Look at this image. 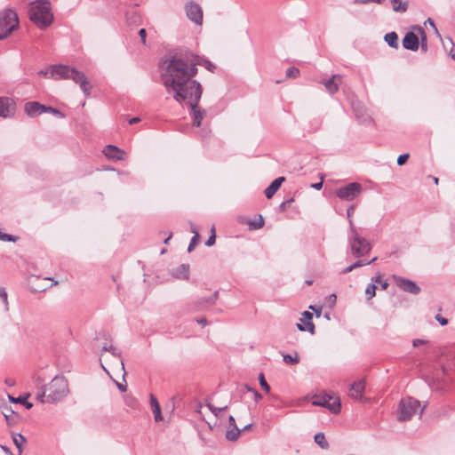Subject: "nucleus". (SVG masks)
I'll return each instance as SVG.
<instances>
[{
  "label": "nucleus",
  "instance_id": "f257e3e1",
  "mask_svg": "<svg viewBox=\"0 0 455 455\" xmlns=\"http://www.w3.org/2000/svg\"><path fill=\"white\" fill-rule=\"evenodd\" d=\"M165 64L160 77L167 93L172 94L173 99L180 104H188L191 109L193 125L199 127L206 111L198 107L203 89L201 84L193 79L197 69L194 63H188L180 58H174Z\"/></svg>",
  "mask_w": 455,
  "mask_h": 455
},
{
  "label": "nucleus",
  "instance_id": "f03ea898",
  "mask_svg": "<svg viewBox=\"0 0 455 455\" xmlns=\"http://www.w3.org/2000/svg\"><path fill=\"white\" fill-rule=\"evenodd\" d=\"M50 77L54 79H71L78 84L85 96L91 94V85L85 75L69 66L52 65L50 66Z\"/></svg>",
  "mask_w": 455,
  "mask_h": 455
},
{
  "label": "nucleus",
  "instance_id": "7ed1b4c3",
  "mask_svg": "<svg viewBox=\"0 0 455 455\" xmlns=\"http://www.w3.org/2000/svg\"><path fill=\"white\" fill-rule=\"evenodd\" d=\"M29 20L41 30L49 28L54 20L49 0H36L30 4Z\"/></svg>",
  "mask_w": 455,
  "mask_h": 455
},
{
  "label": "nucleus",
  "instance_id": "20e7f679",
  "mask_svg": "<svg viewBox=\"0 0 455 455\" xmlns=\"http://www.w3.org/2000/svg\"><path fill=\"white\" fill-rule=\"evenodd\" d=\"M48 391L46 399H42V403H54L61 401L68 393V381L64 377H54L46 386Z\"/></svg>",
  "mask_w": 455,
  "mask_h": 455
},
{
  "label": "nucleus",
  "instance_id": "39448f33",
  "mask_svg": "<svg viewBox=\"0 0 455 455\" xmlns=\"http://www.w3.org/2000/svg\"><path fill=\"white\" fill-rule=\"evenodd\" d=\"M425 406L421 407L420 402L411 396L402 398L398 405V420L406 421L416 413L422 415Z\"/></svg>",
  "mask_w": 455,
  "mask_h": 455
},
{
  "label": "nucleus",
  "instance_id": "423d86ee",
  "mask_svg": "<svg viewBox=\"0 0 455 455\" xmlns=\"http://www.w3.org/2000/svg\"><path fill=\"white\" fill-rule=\"evenodd\" d=\"M19 27L17 12L12 9H6L0 12V40L7 37Z\"/></svg>",
  "mask_w": 455,
  "mask_h": 455
},
{
  "label": "nucleus",
  "instance_id": "0eeeda50",
  "mask_svg": "<svg viewBox=\"0 0 455 455\" xmlns=\"http://www.w3.org/2000/svg\"><path fill=\"white\" fill-rule=\"evenodd\" d=\"M348 245L352 255L355 258H362L367 255L371 250V243L363 237H361L357 230L350 232L348 236Z\"/></svg>",
  "mask_w": 455,
  "mask_h": 455
},
{
  "label": "nucleus",
  "instance_id": "6e6552de",
  "mask_svg": "<svg viewBox=\"0 0 455 455\" xmlns=\"http://www.w3.org/2000/svg\"><path fill=\"white\" fill-rule=\"evenodd\" d=\"M174 58L182 59L183 60H186L188 63H194L195 68L196 69H197V68H196L197 65L204 66L209 71H213V69L215 68V65L213 63H212L208 60L201 59L199 56L175 53L173 55H170V56L163 59L160 61L159 66L161 68V74L164 72V66L166 65L165 62H167Z\"/></svg>",
  "mask_w": 455,
  "mask_h": 455
},
{
  "label": "nucleus",
  "instance_id": "1a4fd4ad",
  "mask_svg": "<svg viewBox=\"0 0 455 455\" xmlns=\"http://www.w3.org/2000/svg\"><path fill=\"white\" fill-rule=\"evenodd\" d=\"M312 404L327 408L331 412L338 414L340 411V400L338 396L333 397L331 395H315Z\"/></svg>",
  "mask_w": 455,
  "mask_h": 455
},
{
  "label": "nucleus",
  "instance_id": "9d476101",
  "mask_svg": "<svg viewBox=\"0 0 455 455\" xmlns=\"http://www.w3.org/2000/svg\"><path fill=\"white\" fill-rule=\"evenodd\" d=\"M363 191V187L358 182H351L336 190V196L345 201H352L356 198Z\"/></svg>",
  "mask_w": 455,
  "mask_h": 455
},
{
  "label": "nucleus",
  "instance_id": "9b49d317",
  "mask_svg": "<svg viewBox=\"0 0 455 455\" xmlns=\"http://www.w3.org/2000/svg\"><path fill=\"white\" fill-rule=\"evenodd\" d=\"M218 297H219V291H216L210 297L200 298L189 306L190 307L189 310L192 312L201 311V310H204L211 306H213L216 303Z\"/></svg>",
  "mask_w": 455,
  "mask_h": 455
},
{
  "label": "nucleus",
  "instance_id": "f8f14e48",
  "mask_svg": "<svg viewBox=\"0 0 455 455\" xmlns=\"http://www.w3.org/2000/svg\"><path fill=\"white\" fill-rule=\"evenodd\" d=\"M187 17L194 23L200 25L203 22V10L201 6L194 2L187 3L185 5Z\"/></svg>",
  "mask_w": 455,
  "mask_h": 455
},
{
  "label": "nucleus",
  "instance_id": "ddd939ff",
  "mask_svg": "<svg viewBox=\"0 0 455 455\" xmlns=\"http://www.w3.org/2000/svg\"><path fill=\"white\" fill-rule=\"evenodd\" d=\"M394 281L401 290L406 292L416 295L420 291V288L411 280L394 275Z\"/></svg>",
  "mask_w": 455,
  "mask_h": 455
},
{
  "label": "nucleus",
  "instance_id": "4468645a",
  "mask_svg": "<svg viewBox=\"0 0 455 455\" xmlns=\"http://www.w3.org/2000/svg\"><path fill=\"white\" fill-rule=\"evenodd\" d=\"M15 102L8 97H0V117L9 118L14 116Z\"/></svg>",
  "mask_w": 455,
  "mask_h": 455
},
{
  "label": "nucleus",
  "instance_id": "2eb2a0df",
  "mask_svg": "<svg viewBox=\"0 0 455 455\" xmlns=\"http://www.w3.org/2000/svg\"><path fill=\"white\" fill-rule=\"evenodd\" d=\"M403 47L410 51H417L419 46V39L413 32H407L402 41Z\"/></svg>",
  "mask_w": 455,
  "mask_h": 455
},
{
  "label": "nucleus",
  "instance_id": "dca6fc26",
  "mask_svg": "<svg viewBox=\"0 0 455 455\" xmlns=\"http://www.w3.org/2000/svg\"><path fill=\"white\" fill-rule=\"evenodd\" d=\"M44 110L45 106L36 101L27 102L24 106L25 113L30 117L37 116L42 113H44Z\"/></svg>",
  "mask_w": 455,
  "mask_h": 455
},
{
  "label": "nucleus",
  "instance_id": "f3484780",
  "mask_svg": "<svg viewBox=\"0 0 455 455\" xmlns=\"http://www.w3.org/2000/svg\"><path fill=\"white\" fill-rule=\"evenodd\" d=\"M103 153L108 158L113 160H124L125 156L124 150L111 144L105 147Z\"/></svg>",
  "mask_w": 455,
  "mask_h": 455
},
{
  "label": "nucleus",
  "instance_id": "a211bd4d",
  "mask_svg": "<svg viewBox=\"0 0 455 455\" xmlns=\"http://www.w3.org/2000/svg\"><path fill=\"white\" fill-rule=\"evenodd\" d=\"M365 385L363 380H357L351 384L348 392L349 397L354 400H361L364 392Z\"/></svg>",
  "mask_w": 455,
  "mask_h": 455
},
{
  "label": "nucleus",
  "instance_id": "6ab92c4d",
  "mask_svg": "<svg viewBox=\"0 0 455 455\" xmlns=\"http://www.w3.org/2000/svg\"><path fill=\"white\" fill-rule=\"evenodd\" d=\"M342 81L340 75H332V76L327 80L322 82L325 89L331 93L334 94L339 91V86Z\"/></svg>",
  "mask_w": 455,
  "mask_h": 455
},
{
  "label": "nucleus",
  "instance_id": "aec40b11",
  "mask_svg": "<svg viewBox=\"0 0 455 455\" xmlns=\"http://www.w3.org/2000/svg\"><path fill=\"white\" fill-rule=\"evenodd\" d=\"M285 180L284 177H279L273 180L271 184L265 189L264 193L267 199H270L279 189L282 183Z\"/></svg>",
  "mask_w": 455,
  "mask_h": 455
},
{
  "label": "nucleus",
  "instance_id": "412c9836",
  "mask_svg": "<svg viewBox=\"0 0 455 455\" xmlns=\"http://www.w3.org/2000/svg\"><path fill=\"white\" fill-rule=\"evenodd\" d=\"M381 281V275H378L376 276L371 277V283H369L365 289V295L367 297V300L371 299L376 295V283Z\"/></svg>",
  "mask_w": 455,
  "mask_h": 455
},
{
  "label": "nucleus",
  "instance_id": "4be33fe9",
  "mask_svg": "<svg viewBox=\"0 0 455 455\" xmlns=\"http://www.w3.org/2000/svg\"><path fill=\"white\" fill-rule=\"evenodd\" d=\"M150 405L156 422L163 419L160 404L154 395H150Z\"/></svg>",
  "mask_w": 455,
  "mask_h": 455
},
{
  "label": "nucleus",
  "instance_id": "5701e85b",
  "mask_svg": "<svg viewBox=\"0 0 455 455\" xmlns=\"http://www.w3.org/2000/svg\"><path fill=\"white\" fill-rule=\"evenodd\" d=\"M377 260V257L373 258L371 260H365V259H358L356 260L355 262H354L353 264L349 265L348 267H347L346 268H344L341 273L342 274H347V273H350L351 271H353L354 269L357 268V267H363V266H367V265H370L373 262H375Z\"/></svg>",
  "mask_w": 455,
  "mask_h": 455
},
{
  "label": "nucleus",
  "instance_id": "b1692460",
  "mask_svg": "<svg viewBox=\"0 0 455 455\" xmlns=\"http://www.w3.org/2000/svg\"><path fill=\"white\" fill-rule=\"evenodd\" d=\"M189 275V265L181 264L173 271V276L178 279L187 280Z\"/></svg>",
  "mask_w": 455,
  "mask_h": 455
},
{
  "label": "nucleus",
  "instance_id": "393cba45",
  "mask_svg": "<svg viewBox=\"0 0 455 455\" xmlns=\"http://www.w3.org/2000/svg\"><path fill=\"white\" fill-rule=\"evenodd\" d=\"M102 351L110 352L114 356L120 359L121 369L124 371L123 377L124 378V375L126 372L124 370V361L121 359V352L118 351L115 347H113L112 344H107V343L102 347Z\"/></svg>",
  "mask_w": 455,
  "mask_h": 455
},
{
  "label": "nucleus",
  "instance_id": "a878e982",
  "mask_svg": "<svg viewBox=\"0 0 455 455\" xmlns=\"http://www.w3.org/2000/svg\"><path fill=\"white\" fill-rule=\"evenodd\" d=\"M392 4V9L395 12L403 13L407 12L409 7V2L408 1H403V0H390Z\"/></svg>",
  "mask_w": 455,
  "mask_h": 455
},
{
  "label": "nucleus",
  "instance_id": "bb28decb",
  "mask_svg": "<svg viewBox=\"0 0 455 455\" xmlns=\"http://www.w3.org/2000/svg\"><path fill=\"white\" fill-rule=\"evenodd\" d=\"M312 318L313 315L310 312L304 311L300 321L307 327V331L313 334L315 332V324L312 322Z\"/></svg>",
  "mask_w": 455,
  "mask_h": 455
},
{
  "label": "nucleus",
  "instance_id": "cd10ccee",
  "mask_svg": "<svg viewBox=\"0 0 455 455\" xmlns=\"http://www.w3.org/2000/svg\"><path fill=\"white\" fill-rule=\"evenodd\" d=\"M384 40L391 48L397 49L399 47L398 36L395 32H389L386 34Z\"/></svg>",
  "mask_w": 455,
  "mask_h": 455
},
{
  "label": "nucleus",
  "instance_id": "c85d7f7f",
  "mask_svg": "<svg viewBox=\"0 0 455 455\" xmlns=\"http://www.w3.org/2000/svg\"><path fill=\"white\" fill-rule=\"evenodd\" d=\"M283 360L286 364L294 365L299 363V356L297 352H294L293 355L283 354Z\"/></svg>",
  "mask_w": 455,
  "mask_h": 455
},
{
  "label": "nucleus",
  "instance_id": "c756f323",
  "mask_svg": "<svg viewBox=\"0 0 455 455\" xmlns=\"http://www.w3.org/2000/svg\"><path fill=\"white\" fill-rule=\"evenodd\" d=\"M12 441L15 446L18 448V455H21L22 444L26 442V438L21 434H13Z\"/></svg>",
  "mask_w": 455,
  "mask_h": 455
},
{
  "label": "nucleus",
  "instance_id": "7c9ffc66",
  "mask_svg": "<svg viewBox=\"0 0 455 455\" xmlns=\"http://www.w3.org/2000/svg\"><path fill=\"white\" fill-rule=\"evenodd\" d=\"M242 430L237 427V426H235L231 430H228L226 433V438L228 441H236L238 437L240 436Z\"/></svg>",
  "mask_w": 455,
  "mask_h": 455
},
{
  "label": "nucleus",
  "instance_id": "2f4dec72",
  "mask_svg": "<svg viewBox=\"0 0 455 455\" xmlns=\"http://www.w3.org/2000/svg\"><path fill=\"white\" fill-rule=\"evenodd\" d=\"M315 442L322 448V449H327L329 447V443L325 438V435L323 433H317L315 435Z\"/></svg>",
  "mask_w": 455,
  "mask_h": 455
},
{
  "label": "nucleus",
  "instance_id": "473e14b6",
  "mask_svg": "<svg viewBox=\"0 0 455 455\" xmlns=\"http://www.w3.org/2000/svg\"><path fill=\"white\" fill-rule=\"evenodd\" d=\"M354 111H355V114L356 116V117L363 124H369L371 122V118L363 113V108H356L355 107L354 108Z\"/></svg>",
  "mask_w": 455,
  "mask_h": 455
},
{
  "label": "nucleus",
  "instance_id": "72a5a7b5",
  "mask_svg": "<svg viewBox=\"0 0 455 455\" xmlns=\"http://www.w3.org/2000/svg\"><path fill=\"white\" fill-rule=\"evenodd\" d=\"M126 20L129 24H137L140 22V17L135 11L128 12L126 13Z\"/></svg>",
  "mask_w": 455,
  "mask_h": 455
},
{
  "label": "nucleus",
  "instance_id": "f704fd0d",
  "mask_svg": "<svg viewBox=\"0 0 455 455\" xmlns=\"http://www.w3.org/2000/svg\"><path fill=\"white\" fill-rule=\"evenodd\" d=\"M354 212H355V205H350L347 209V220L349 223L350 232H354L356 230L355 227L354 225V222H353V219H352V215L354 214Z\"/></svg>",
  "mask_w": 455,
  "mask_h": 455
},
{
  "label": "nucleus",
  "instance_id": "c9c22d12",
  "mask_svg": "<svg viewBox=\"0 0 455 455\" xmlns=\"http://www.w3.org/2000/svg\"><path fill=\"white\" fill-rule=\"evenodd\" d=\"M9 399L12 403L24 404L28 409H30L33 406L31 403L28 402L27 396H19L14 398L9 395Z\"/></svg>",
  "mask_w": 455,
  "mask_h": 455
},
{
  "label": "nucleus",
  "instance_id": "e433bc0d",
  "mask_svg": "<svg viewBox=\"0 0 455 455\" xmlns=\"http://www.w3.org/2000/svg\"><path fill=\"white\" fill-rule=\"evenodd\" d=\"M419 30L420 32V39H421V42H420V48H421V51L426 52H427V35L425 33V31L421 28H419Z\"/></svg>",
  "mask_w": 455,
  "mask_h": 455
},
{
  "label": "nucleus",
  "instance_id": "4c0bfd02",
  "mask_svg": "<svg viewBox=\"0 0 455 455\" xmlns=\"http://www.w3.org/2000/svg\"><path fill=\"white\" fill-rule=\"evenodd\" d=\"M44 113H51L59 118H63L65 116V115L61 111H60L59 109L52 108V107L45 106Z\"/></svg>",
  "mask_w": 455,
  "mask_h": 455
},
{
  "label": "nucleus",
  "instance_id": "58836bf2",
  "mask_svg": "<svg viewBox=\"0 0 455 455\" xmlns=\"http://www.w3.org/2000/svg\"><path fill=\"white\" fill-rule=\"evenodd\" d=\"M199 239H200L199 233H196V235H193V237L191 238L190 243L188 244V252H191L195 249L196 245L199 242Z\"/></svg>",
  "mask_w": 455,
  "mask_h": 455
},
{
  "label": "nucleus",
  "instance_id": "ea45409f",
  "mask_svg": "<svg viewBox=\"0 0 455 455\" xmlns=\"http://www.w3.org/2000/svg\"><path fill=\"white\" fill-rule=\"evenodd\" d=\"M299 76V68L295 67H291L286 70V76L289 78H296Z\"/></svg>",
  "mask_w": 455,
  "mask_h": 455
},
{
  "label": "nucleus",
  "instance_id": "a19ab883",
  "mask_svg": "<svg viewBox=\"0 0 455 455\" xmlns=\"http://www.w3.org/2000/svg\"><path fill=\"white\" fill-rule=\"evenodd\" d=\"M263 225H264V220L261 216L258 220L249 222V226H250L251 229H259L263 227Z\"/></svg>",
  "mask_w": 455,
  "mask_h": 455
},
{
  "label": "nucleus",
  "instance_id": "79ce46f5",
  "mask_svg": "<svg viewBox=\"0 0 455 455\" xmlns=\"http://www.w3.org/2000/svg\"><path fill=\"white\" fill-rule=\"evenodd\" d=\"M125 404L132 409H137L139 407V403L137 400L132 396L125 397Z\"/></svg>",
  "mask_w": 455,
  "mask_h": 455
},
{
  "label": "nucleus",
  "instance_id": "37998d69",
  "mask_svg": "<svg viewBox=\"0 0 455 455\" xmlns=\"http://www.w3.org/2000/svg\"><path fill=\"white\" fill-rule=\"evenodd\" d=\"M259 384L261 386V387L266 391V392H269L270 391V387L269 385L267 384V382L266 381L265 379V377H264V374L263 373H260L259 375Z\"/></svg>",
  "mask_w": 455,
  "mask_h": 455
},
{
  "label": "nucleus",
  "instance_id": "c03bdc74",
  "mask_svg": "<svg viewBox=\"0 0 455 455\" xmlns=\"http://www.w3.org/2000/svg\"><path fill=\"white\" fill-rule=\"evenodd\" d=\"M0 298L2 299L4 304L7 307L8 306V295L4 288H0Z\"/></svg>",
  "mask_w": 455,
  "mask_h": 455
},
{
  "label": "nucleus",
  "instance_id": "a18cd8bd",
  "mask_svg": "<svg viewBox=\"0 0 455 455\" xmlns=\"http://www.w3.org/2000/svg\"><path fill=\"white\" fill-rule=\"evenodd\" d=\"M409 158V154H403V155H400L397 158V164L398 165H403L406 163V161L408 160Z\"/></svg>",
  "mask_w": 455,
  "mask_h": 455
},
{
  "label": "nucleus",
  "instance_id": "49530a36",
  "mask_svg": "<svg viewBox=\"0 0 455 455\" xmlns=\"http://www.w3.org/2000/svg\"><path fill=\"white\" fill-rule=\"evenodd\" d=\"M208 407H209V409L211 410V411H212V413H214L216 416H218V415H219V413H220V411H224V410H226V409H227V406H225V407H223V408H217V407H214V406H213V405H212V404H209V405H208Z\"/></svg>",
  "mask_w": 455,
  "mask_h": 455
},
{
  "label": "nucleus",
  "instance_id": "de8ad7c7",
  "mask_svg": "<svg viewBox=\"0 0 455 455\" xmlns=\"http://www.w3.org/2000/svg\"><path fill=\"white\" fill-rule=\"evenodd\" d=\"M293 202V198H290L284 202H283L280 205H279V210L280 212H284L287 208V206L291 203Z\"/></svg>",
  "mask_w": 455,
  "mask_h": 455
},
{
  "label": "nucleus",
  "instance_id": "09e8293b",
  "mask_svg": "<svg viewBox=\"0 0 455 455\" xmlns=\"http://www.w3.org/2000/svg\"><path fill=\"white\" fill-rule=\"evenodd\" d=\"M215 241H216V235L213 233L212 234L209 238L207 239V241L205 242V245L206 246H212L214 243H215Z\"/></svg>",
  "mask_w": 455,
  "mask_h": 455
},
{
  "label": "nucleus",
  "instance_id": "8fccbe9b",
  "mask_svg": "<svg viewBox=\"0 0 455 455\" xmlns=\"http://www.w3.org/2000/svg\"><path fill=\"white\" fill-rule=\"evenodd\" d=\"M139 36L140 37L141 43L143 44H146V38H147V31L145 28H141L139 30Z\"/></svg>",
  "mask_w": 455,
  "mask_h": 455
},
{
  "label": "nucleus",
  "instance_id": "3c124183",
  "mask_svg": "<svg viewBox=\"0 0 455 455\" xmlns=\"http://www.w3.org/2000/svg\"><path fill=\"white\" fill-rule=\"evenodd\" d=\"M435 320L442 325L444 326L448 323V320L445 317H443L441 315H435Z\"/></svg>",
  "mask_w": 455,
  "mask_h": 455
},
{
  "label": "nucleus",
  "instance_id": "603ef678",
  "mask_svg": "<svg viewBox=\"0 0 455 455\" xmlns=\"http://www.w3.org/2000/svg\"><path fill=\"white\" fill-rule=\"evenodd\" d=\"M48 391H46V386L42 388V392L37 395V399L42 402V399H46Z\"/></svg>",
  "mask_w": 455,
  "mask_h": 455
},
{
  "label": "nucleus",
  "instance_id": "864d4df0",
  "mask_svg": "<svg viewBox=\"0 0 455 455\" xmlns=\"http://www.w3.org/2000/svg\"><path fill=\"white\" fill-rule=\"evenodd\" d=\"M427 340L426 339H413L412 341V345L413 347H417L420 345H424V344H427Z\"/></svg>",
  "mask_w": 455,
  "mask_h": 455
},
{
  "label": "nucleus",
  "instance_id": "5fc2aeb1",
  "mask_svg": "<svg viewBox=\"0 0 455 455\" xmlns=\"http://www.w3.org/2000/svg\"><path fill=\"white\" fill-rule=\"evenodd\" d=\"M115 383L121 392H125L127 390V386L125 384H122L117 381H115Z\"/></svg>",
  "mask_w": 455,
  "mask_h": 455
},
{
  "label": "nucleus",
  "instance_id": "6e6d98bb",
  "mask_svg": "<svg viewBox=\"0 0 455 455\" xmlns=\"http://www.w3.org/2000/svg\"><path fill=\"white\" fill-rule=\"evenodd\" d=\"M311 188H315L316 190H320L323 188V180L320 182L313 183L311 185Z\"/></svg>",
  "mask_w": 455,
  "mask_h": 455
},
{
  "label": "nucleus",
  "instance_id": "4d7b16f0",
  "mask_svg": "<svg viewBox=\"0 0 455 455\" xmlns=\"http://www.w3.org/2000/svg\"><path fill=\"white\" fill-rule=\"evenodd\" d=\"M196 322H197L199 324L203 325V326H205V325H207V324H208V321H207V319H206V318H204V317L197 318V319H196Z\"/></svg>",
  "mask_w": 455,
  "mask_h": 455
},
{
  "label": "nucleus",
  "instance_id": "13d9d810",
  "mask_svg": "<svg viewBox=\"0 0 455 455\" xmlns=\"http://www.w3.org/2000/svg\"><path fill=\"white\" fill-rule=\"evenodd\" d=\"M253 395H254V400L256 402H259V400L262 399V395L256 389H253Z\"/></svg>",
  "mask_w": 455,
  "mask_h": 455
},
{
  "label": "nucleus",
  "instance_id": "bf43d9fd",
  "mask_svg": "<svg viewBox=\"0 0 455 455\" xmlns=\"http://www.w3.org/2000/svg\"><path fill=\"white\" fill-rule=\"evenodd\" d=\"M378 283H379L381 285V289L382 290H386L387 287H388V283L387 280H382L380 282H379Z\"/></svg>",
  "mask_w": 455,
  "mask_h": 455
},
{
  "label": "nucleus",
  "instance_id": "052dcab7",
  "mask_svg": "<svg viewBox=\"0 0 455 455\" xmlns=\"http://www.w3.org/2000/svg\"><path fill=\"white\" fill-rule=\"evenodd\" d=\"M354 3L357 4H366L371 3V0H354Z\"/></svg>",
  "mask_w": 455,
  "mask_h": 455
},
{
  "label": "nucleus",
  "instance_id": "680f3d73",
  "mask_svg": "<svg viewBox=\"0 0 455 455\" xmlns=\"http://www.w3.org/2000/svg\"><path fill=\"white\" fill-rule=\"evenodd\" d=\"M297 328L301 331H307V327L302 323H297Z\"/></svg>",
  "mask_w": 455,
  "mask_h": 455
},
{
  "label": "nucleus",
  "instance_id": "e2e57ef3",
  "mask_svg": "<svg viewBox=\"0 0 455 455\" xmlns=\"http://www.w3.org/2000/svg\"><path fill=\"white\" fill-rule=\"evenodd\" d=\"M140 121V117H132L129 120L130 124H135Z\"/></svg>",
  "mask_w": 455,
  "mask_h": 455
},
{
  "label": "nucleus",
  "instance_id": "0e129e2a",
  "mask_svg": "<svg viewBox=\"0 0 455 455\" xmlns=\"http://www.w3.org/2000/svg\"><path fill=\"white\" fill-rule=\"evenodd\" d=\"M228 422H229V425L232 426L233 427H235V426H236L235 418L232 415L229 416Z\"/></svg>",
  "mask_w": 455,
  "mask_h": 455
},
{
  "label": "nucleus",
  "instance_id": "69168bd1",
  "mask_svg": "<svg viewBox=\"0 0 455 455\" xmlns=\"http://www.w3.org/2000/svg\"><path fill=\"white\" fill-rule=\"evenodd\" d=\"M40 76H48L50 75V68L49 69H46V70H40L39 73H38Z\"/></svg>",
  "mask_w": 455,
  "mask_h": 455
},
{
  "label": "nucleus",
  "instance_id": "338daca9",
  "mask_svg": "<svg viewBox=\"0 0 455 455\" xmlns=\"http://www.w3.org/2000/svg\"><path fill=\"white\" fill-rule=\"evenodd\" d=\"M190 230L194 234V235H196V233H198V230H197L196 227L194 224L190 225Z\"/></svg>",
  "mask_w": 455,
  "mask_h": 455
},
{
  "label": "nucleus",
  "instance_id": "774afa93",
  "mask_svg": "<svg viewBox=\"0 0 455 455\" xmlns=\"http://www.w3.org/2000/svg\"><path fill=\"white\" fill-rule=\"evenodd\" d=\"M1 448L4 452L11 453L10 449L8 447L2 445Z\"/></svg>",
  "mask_w": 455,
  "mask_h": 455
}]
</instances>
